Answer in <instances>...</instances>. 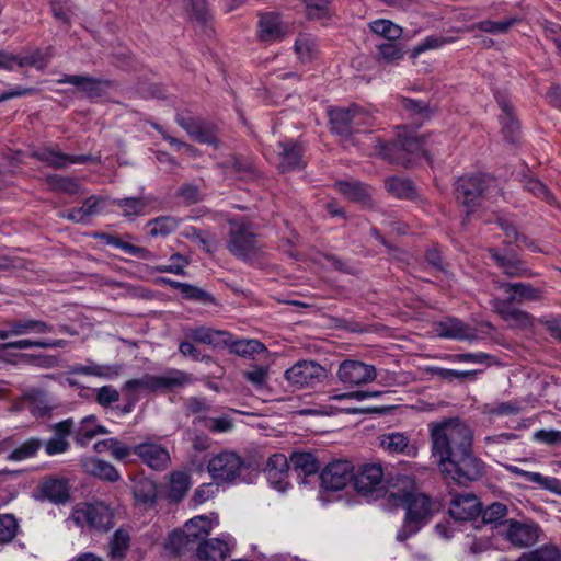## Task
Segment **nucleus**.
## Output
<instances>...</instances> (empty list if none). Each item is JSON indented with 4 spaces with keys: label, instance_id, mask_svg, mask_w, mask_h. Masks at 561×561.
<instances>
[{
    "label": "nucleus",
    "instance_id": "f257e3e1",
    "mask_svg": "<svg viewBox=\"0 0 561 561\" xmlns=\"http://www.w3.org/2000/svg\"><path fill=\"white\" fill-rule=\"evenodd\" d=\"M431 449L437 463L448 460L472 445V432L459 417H447L428 424Z\"/></svg>",
    "mask_w": 561,
    "mask_h": 561
},
{
    "label": "nucleus",
    "instance_id": "f03ea898",
    "mask_svg": "<svg viewBox=\"0 0 561 561\" xmlns=\"http://www.w3.org/2000/svg\"><path fill=\"white\" fill-rule=\"evenodd\" d=\"M400 484L402 488L391 492L390 497L407 510L404 526L397 534V539L404 541L419 531L420 523L428 519L432 504L425 494L417 492L415 483L410 477L401 478Z\"/></svg>",
    "mask_w": 561,
    "mask_h": 561
},
{
    "label": "nucleus",
    "instance_id": "7ed1b4c3",
    "mask_svg": "<svg viewBox=\"0 0 561 561\" xmlns=\"http://www.w3.org/2000/svg\"><path fill=\"white\" fill-rule=\"evenodd\" d=\"M438 467L446 478L458 484L477 481L484 474V465L472 455L471 448L460 450L448 460L442 461Z\"/></svg>",
    "mask_w": 561,
    "mask_h": 561
},
{
    "label": "nucleus",
    "instance_id": "20e7f679",
    "mask_svg": "<svg viewBox=\"0 0 561 561\" xmlns=\"http://www.w3.org/2000/svg\"><path fill=\"white\" fill-rule=\"evenodd\" d=\"M192 381V375L179 369H169L163 375L146 374L140 378L130 379L126 381L124 388L129 391L147 389L157 392L183 388Z\"/></svg>",
    "mask_w": 561,
    "mask_h": 561
},
{
    "label": "nucleus",
    "instance_id": "39448f33",
    "mask_svg": "<svg viewBox=\"0 0 561 561\" xmlns=\"http://www.w3.org/2000/svg\"><path fill=\"white\" fill-rule=\"evenodd\" d=\"M69 520L81 528L107 531L113 527V513L102 502L79 503L73 506Z\"/></svg>",
    "mask_w": 561,
    "mask_h": 561
},
{
    "label": "nucleus",
    "instance_id": "423d86ee",
    "mask_svg": "<svg viewBox=\"0 0 561 561\" xmlns=\"http://www.w3.org/2000/svg\"><path fill=\"white\" fill-rule=\"evenodd\" d=\"M244 468L243 459L230 450L214 455L207 463V471L217 484L236 481Z\"/></svg>",
    "mask_w": 561,
    "mask_h": 561
},
{
    "label": "nucleus",
    "instance_id": "0eeeda50",
    "mask_svg": "<svg viewBox=\"0 0 561 561\" xmlns=\"http://www.w3.org/2000/svg\"><path fill=\"white\" fill-rule=\"evenodd\" d=\"M494 183L493 178L484 174L461 176L455 184L456 198L467 208V214H470L482 194Z\"/></svg>",
    "mask_w": 561,
    "mask_h": 561
},
{
    "label": "nucleus",
    "instance_id": "6e6552de",
    "mask_svg": "<svg viewBox=\"0 0 561 561\" xmlns=\"http://www.w3.org/2000/svg\"><path fill=\"white\" fill-rule=\"evenodd\" d=\"M229 234L227 248L234 256L250 260L257 255L260 247L256 236L247 224L231 221Z\"/></svg>",
    "mask_w": 561,
    "mask_h": 561
},
{
    "label": "nucleus",
    "instance_id": "1a4fd4ad",
    "mask_svg": "<svg viewBox=\"0 0 561 561\" xmlns=\"http://www.w3.org/2000/svg\"><path fill=\"white\" fill-rule=\"evenodd\" d=\"M426 145L427 137L419 136L416 131L402 127L396 140V147L400 151L397 162L409 167L419 162L421 157H425L428 160L425 149Z\"/></svg>",
    "mask_w": 561,
    "mask_h": 561
},
{
    "label": "nucleus",
    "instance_id": "9d476101",
    "mask_svg": "<svg viewBox=\"0 0 561 561\" xmlns=\"http://www.w3.org/2000/svg\"><path fill=\"white\" fill-rule=\"evenodd\" d=\"M329 117L332 130L341 136L359 130L369 119L368 114L357 105L331 108Z\"/></svg>",
    "mask_w": 561,
    "mask_h": 561
},
{
    "label": "nucleus",
    "instance_id": "9b49d317",
    "mask_svg": "<svg viewBox=\"0 0 561 561\" xmlns=\"http://www.w3.org/2000/svg\"><path fill=\"white\" fill-rule=\"evenodd\" d=\"M325 369L313 360H300L285 373V378L297 388L313 387L323 381Z\"/></svg>",
    "mask_w": 561,
    "mask_h": 561
},
{
    "label": "nucleus",
    "instance_id": "f8f14e48",
    "mask_svg": "<svg viewBox=\"0 0 561 561\" xmlns=\"http://www.w3.org/2000/svg\"><path fill=\"white\" fill-rule=\"evenodd\" d=\"M337 379L345 386L357 387L377 378L376 367L359 360H343L336 371Z\"/></svg>",
    "mask_w": 561,
    "mask_h": 561
},
{
    "label": "nucleus",
    "instance_id": "ddd939ff",
    "mask_svg": "<svg viewBox=\"0 0 561 561\" xmlns=\"http://www.w3.org/2000/svg\"><path fill=\"white\" fill-rule=\"evenodd\" d=\"M321 484L327 490L339 491L354 481L353 466L347 460L329 463L320 474Z\"/></svg>",
    "mask_w": 561,
    "mask_h": 561
},
{
    "label": "nucleus",
    "instance_id": "4468645a",
    "mask_svg": "<svg viewBox=\"0 0 561 561\" xmlns=\"http://www.w3.org/2000/svg\"><path fill=\"white\" fill-rule=\"evenodd\" d=\"M380 448L389 455H402L409 458H415L419 454V447L410 435L404 432H386L378 436Z\"/></svg>",
    "mask_w": 561,
    "mask_h": 561
},
{
    "label": "nucleus",
    "instance_id": "2eb2a0df",
    "mask_svg": "<svg viewBox=\"0 0 561 561\" xmlns=\"http://www.w3.org/2000/svg\"><path fill=\"white\" fill-rule=\"evenodd\" d=\"M383 469L380 463H367L354 473V486L363 495L382 490Z\"/></svg>",
    "mask_w": 561,
    "mask_h": 561
},
{
    "label": "nucleus",
    "instance_id": "dca6fc26",
    "mask_svg": "<svg viewBox=\"0 0 561 561\" xmlns=\"http://www.w3.org/2000/svg\"><path fill=\"white\" fill-rule=\"evenodd\" d=\"M290 33L289 25L282 21L278 13H262L257 22V36L261 42H279Z\"/></svg>",
    "mask_w": 561,
    "mask_h": 561
},
{
    "label": "nucleus",
    "instance_id": "f3484780",
    "mask_svg": "<svg viewBox=\"0 0 561 561\" xmlns=\"http://www.w3.org/2000/svg\"><path fill=\"white\" fill-rule=\"evenodd\" d=\"M134 454L153 470H164L170 463V454L168 449L164 446L152 442H145L136 445L134 447Z\"/></svg>",
    "mask_w": 561,
    "mask_h": 561
},
{
    "label": "nucleus",
    "instance_id": "a211bd4d",
    "mask_svg": "<svg viewBox=\"0 0 561 561\" xmlns=\"http://www.w3.org/2000/svg\"><path fill=\"white\" fill-rule=\"evenodd\" d=\"M506 540L517 548H525L538 540V527L535 524L511 519L503 531Z\"/></svg>",
    "mask_w": 561,
    "mask_h": 561
},
{
    "label": "nucleus",
    "instance_id": "6ab92c4d",
    "mask_svg": "<svg viewBox=\"0 0 561 561\" xmlns=\"http://www.w3.org/2000/svg\"><path fill=\"white\" fill-rule=\"evenodd\" d=\"M33 156L55 169H62L69 164H81L98 161V158L91 154L70 156L65 154L53 147L39 148L34 151Z\"/></svg>",
    "mask_w": 561,
    "mask_h": 561
},
{
    "label": "nucleus",
    "instance_id": "aec40b11",
    "mask_svg": "<svg viewBox=\"0 0 561 561\" xmlns=\"http://www.w3.org/2000/svg\"><path fill=\"white\" fill-rule=\"evenodd\" d=\"M289 463L285 455L273 454L268 457L264 473L270 484L278 490L285 491L288 485Z\"/></svg>",
    "mask_w": 561,
    "mask_h": 561
},
{
    "label": "nucleus",
    "instance_id": "412c9836",
    "mask_svg": "<svg viewBox=\"0 0 561 561\" xmlns=\"http://www.w3.org/2000/svg\"><path fill=\"white\" fill-rule=\"evenodd\" d=\"M233 545L230 536L202 542L197 546V561H222L230 554Z\"/></svg>",
    "mask_w": 561,
    "mask_h": 561
},
{
    "label": "nucleus",
    "instance_id": "4be33fe9",
    "mask_svg": "<svg viewBox=\"0 0 561 561\" xmlns=\"http://www.w3.org/2000/svg\"><path fill=\"white\" fill-rule=\"evenodd\" d=\"M176 123L196 141L208 145L217 144L215 126L190 116L178 115Z\"/></svg>",
    "mask_w": 561,
    "mask_h": 561
},
{
    "label": "nucleus",
    "instance_id": "5701e85b",
    "mask_svg": "<svg viewBox=\"0 0 561 561\" xmlns=\"http://www.w3.org/2000/svg\"><path fill=\"white\" fill-rule=\"evenodd\" d=\"M481 513V503L473 494L455 496L449 505V514L456 520H470Z\"/></svg>",
    "mask_w": 561,
    "mask_h": 561
},
{
    "label": "nucleus",
    "instance_id": "b1692460",
    "mask_svg": "<svg viewBox=\"0 0 561 561\" xmlns=\"http://www.w3.org/2000/svg\"><path fill=\"white\" fill-rule=\"evenodd\" d=\"M41 495L55 504H64L70 497L68 480L62 477L50 476L39 484Z\"/></svg>",
    "mask_w": 561,
    "mask_h": 561
},
{
    "label": "nucleus",
    "instance_id": "393cba45",
    "mask_svg": "<svg viewBox=\"0 0 561 561\" xmlns=\"http://www.w3.org/2000/svg\"><path fill=\"white\" fill-rule=\"evenodd\" d=\"M434 331L439 337L453 340H471L476 334L473 329L456 318H446L435 324Z\"/></svg>",
    "mask_w": 561,
    "mask_h": 561
},
{
    "label": "nucleus",
    "instance_id": "a878e982",
    "mask_svg": "<svg viewBox=\"0 0 561 561\" xmlns=\"http://www.w3.org/2000/svg\"><path fill=\"white\" fill-rule=\"evenodd\" d=\"M188 339L213 347H226L229 345L230 333L224 330H215L207 327L188 328L185 331Z\"/></svg>",
    "mask_w": 561,
    "mask_h": 561
},
{
    "label": "nucleus",
    "instance_id": "bb28decb",
    "mask_svg": "<svg viewBox=\"0 0 561 561\" xmlns=\"http://www.w3.org/2000/svg\"><path fill=\"white\" fill-rule=\"evenodd\" d=\"M47 60L44 58L41 50L36 49L32 53L11 55L0 50V68L12 70L14 66L24 67L33 66L37 69H44Z\"/></svg>",
    "mask_w": 561,
    "mask_h": 561
},
{
    "label": "nucleus",
    "instance_id": "cd10ccee",
    "mask_svg": "<svg viewBox=\"0 0 561 561\" xmlns=\"http://www.w3.org/2000/svg\"><path fill=\"white\" fill-rule=\"evenodd\" d=\"M8 329L4 332L8 339L11 336H22L31 333L46 334L53 332V325L36 319H18L7 323Z\"/></svg>",
    "mask_w": 561,
    "mask_h": 561
},
{
    "label": "nucleus",
    "instance_id": "c85d7f7f",
    "mask_svg": "<svg viewBox=\"0 0 561 561\" xmlns=\"http://www.w3.org/2000/svg\"><path fill=\"white\" fill-rule=\"evenodd\" d=\"M278 146L280 149L278 152V168L282 172H289L304 167L301 149L295 141H280Z\"/></svg>",
    "mask_w": 561,
    "mask_h": 561
},
{
    "label": "nucleus",
    "instance_id": "c756f323",
    "mask_svg": "<svg viewBox=\"0 0 561 561\" xmlns=\"http://www.w3.org/2000/svg\"><path fill=\"white\" fill-rule=\"evenodd\" d=\"M82 468L85 473L104 481L116 482L121 479L118 470L112 463L96 457L82 460Z\"/></svg>",
    "mask_w": 561,
    "mask_h": 561
},
{
    "label": "nucleus",
    "instance_id": "7c9ffc66",
    "mask_svg": "<svg viewBox=\"0 0 561 561\" xmlns=\"http://www.w3.org/2000/svg\"><path fill=\"white\" fill-rule=\"evenodd\" d=\"M335 187L348 201L368 206L371 203V188L357 181L336 182Z\"/></svg>",
    "mask_w": 561,
    "mask_h": 561
},
{
    "label": "nucleus",
    "instance_id": "2f4dec72",
    "mask_svg": "<svg viewBox=\"0 0 561 561\" xmlns=\"http://www.w3.org/2000/svg\"><path fill=\"white\" fill-rule=\"evenodd\" d=\"M505 293L508 294V304H523L526 301H537L541 299L542 291L525 283H507L503 285Z\"/></svg>",
    "mask_w": 561,
    "mask_h": 561
},
{
    "label": "nucleus",
    "instance_id": "473e14b6",
    "mask_svg": "<svg viewBox=\"0 0 561 561\" xmlns=\"http://www.w3.org/2000/svg\"><path fill=\"white\" fill-rule=\"evenodd\" d=\"M77 87L79 90L88 93L90 96L100 95L108 87L107 81L99 80L89 76L66 75L58 81Z\"/></svg>",
    "mask_w": 561,
    "mask_h": 561
},
{
    "label": "nucleus",
    "instance_id": "72a5a7b5",
    "mask_svg": "<svg viewBox=\"0 0 561 561\" xmlns=\"http://www.w3.org/2000/svg\"><path fill=\"white\" fill-rule=\"evenodd\" d=\"M492 304L495 311L511 325L520 328L531 325V317L527 312L511 308L510 304L504 300L494 299Z\"/></svg>",
    "mask_w": 561,
    "mask_h": 561
},
{
    "label": "nucleus",
    "instance_id": "f704fd0d",
    "mask_svg": "<svg viewBox=\"0 0 561 561\" xmlns=\"http://www.w3.org/2000/svg\"><path fill=\"white\" fill-rule=\"evenodd\" d=\"M211 527V520L207 516L198 515L187 520L181 530L193 541L195 546H198L209 534Z\"/></svg>",
    "mask_w": 561,
    "mask_h": 561
},
{
    "label": "nucleus",
    "instance_id": "c9c22d12",
    "mask_svg": "<svg viewBox=\"0 0 561 561\" xmlns=\"http://www.w3.org/2000/svg\"><path fill=\"white\" fill-rule=\"evenodd\" d=\"M121 366L118 365H99L95 363L78 364L71 367L72 374L95 376L105 379H113L119 375Z\"/></svg>",
    "mask_w": 561,
    "mask_h": 561
},
{
    "label": "nucleus",
    "instance_id": "e433bc0d",
    "mask_svg": "<svg viewBox=\"0 0 561 561\" xmlns=\"http://www.w3.org/2000/svg\"><path fill=\"white\" fill-rule=\"evenodd\" d=\"M182 224V219L174 216H160L149 220L146 227L149 228L151 237H167L173 233Z\"/></svg>",
    "mask_w": 561,
    "mask_h": 561
},
{
    "label": "nucleus",
    "instance_id": "4c0bfd02",
    "mask_svg": "<svg viewBox=\"0 0 561 561\" xmlns=\"http://www.w3.org/2000/svg\"><path fill=\"white\" fill-rule=\"evenodd\" d=\"M190 486V474L186 471H174L170 476L168 496L175 502L181 501Z\"/></svg>",
    "mask_w": 561,
    "mask_h": 561
},
{
    "label": "nucleus",
    "instance_id": "58836bf2",
    "mask_svg": "<svg viewBox=\"0 0 561 561\" xmlns=\"http://www.w3.org/2000/svg\"><path fill=\"white\" fill-rule=\"evenodd\" d=\"M295 53L302 62H309L318 55V44L310 34H299L295 42Z\"/></svg>",
    "mask_w": 561,
    "mask_h": 561
},
{
    "label": "nucleus",
    "instance_id": "ea45409f",
    "mask_svg": "<svg viewBox=\"0 0 561 561\" xmlns=\"http://www.w3.org/2000/svg\"><path fill=\"white\" fill-rule=\"evenodd\" d=\"M43 446L41 439L30 438L15 448H13L8 455L7 459L14 462L24 461L26 459L36 456L41 447Z\"/></svg>",
    "mask_w": 561,
    "mask_h": 561
},
{
    "label": "nucleus",
    "instance_id": "a19ab883",
    "mask_svg": "<svg viewBox=\"0 0 561 561\" xmlns=\"http://www.w3.org/2000/svg\"><path fill=\"white\" fill-rule=\"evenodd\" d=\"M290 461L295 470H299L306 476L317 473L320 468L318 459L311 453H294Z\"/></svg>",
    "mask_w": 561,
    "mask_h": 561
},
{
    "label": "nucleus",
    "instance_id": "79ce46f5",
    "mask_svg": "<svg viewBox=\"0 0 561 561\" xmlns=\"http://www.w3.org/2000/svg\"><path fill=\"white\" fill-rule=\"evenodd\" d=\"M101 446H104L116 460H125L134 454V447H129L116 438L100 440L94 445V449L101 453Z\"/></svg>",
    "mask_w": 561,
    "mask_h": 561
},
{
    "label": "nucleus",
    "instance_id": "37998d69",
    "mask_svg": "<svg viewBox=\"0 0 561 561\" xmlns=\"http://www.w3.org/2000/svg\"><path fill=\"white\" fill-rule=\"evenodd\" d=\"M115 203L127 218L145 215L146 208L149 205V201L138 197L122 198L115 201Z\"/></svg>",
    "mask_w": 561,
    "mask_h": 561
},
{
    "label": "nucleus",
    "instance_id": "c03bdc74",
    "mask_svg": "<svg viewBox=\"0 0 561 561\" xmlns=\"http://www.w3.org/2000/svg\"><path fill=\"white\" fill-rule=\"evenodd\" d=\"M66 345L65 340H54V341H35L30 339H22L16 341H10L2 345L3 350L15 348V350H26L33 347L39 348H53V347H64Z\"/></svg>",
    "mask_w": 561,
    "mask_h": 561
},
{
    "label": "nucleus",
    "instance_id": "a18cd8bd",
    "mask_svg": "<svg viewBox=\"0 0 561 561\" xmlns=\"http://www.w3.org/2000/svg\"><path fill=\"white\" fill-rule=\"evenodd\" d=\"M386 190L396 197L409 198L414 195V187L410 180L392 176L385 182Z\"/></svg>",
    "mask_w": 561,
    "mask_h": 561
},
{
    "label": "nucleus",
    "instance_id": "49530a36",
    "mask_svg": "<svg viewBox=\"0 0 561 561\" xmlns=\"http://www.w3.org/2000/svg\"><path fill=\"white\" fill-rule=\"evenodd\" d=\"M226 347H229L230 352L243 357L265 351V346L257 340H239L232 342L231 336L229 337V345H226Z\"/></svg>",
    "mask_w": 561,
    "mask_h": 561
},
{
    "label": "nucleus",
    "instance_id": "de8ad7c7",
    "mask_svg": "<svg viewBox=\"0 0 561 561\" xmlns=\"http://www.w3.org/2000/svg\"><path fill=\"white\" fill-rule=\"evenodd\" d=\"M196 546L181 529L172 531L167 540L165 548L174 554H183Z\"/></svg>",
    "mask_w": 561,
    "mask_h": 561
},
{
    "label": "nucleus",
    "instance_id": "09e8293b",
    "mask_svg": "<svg viewBox=\"0 0 561 561\" xmlns=\"http://www.w3.org/2000/svg\"><path fill=\"white\" fill-rule=\"evenodd\" d=\"M482 520L484 524L493 525L494 527L507 524L504 518L507 515V507L503 503L494 502L485 510L481 511Z\"/></svg>",
    "mask_w": 561,
    "mask_h": 561
},
{
    "label": "nucleus",
    "instance_id": "8fccbe9b",
    "mask_svg": "<svg viewBox=\"0 0 561 561\" xmlns=\"http://www.w3.org/2000/svg\"><path fill=\"white\" fill-rule=\"evenodd\" d=\"M496 99H497V102H499L503 113H504V115L501 116V123L503 125V130L505 134L510 135V140L514 141L515 133L518 129V123L512 114V106L506 99H504L500 95H496Z\"/></svg>",
    "mask_w": 561,
    "mask_h": 561
},
{
    "label": "nucleus",
    "instance_id": "3c124183",
    "mask_svg": "<svg viewBox=\"0 0 561 561\" xmlns=\"http://www.w3.org/2000/svg\"><path fill=\"white\" fill-rule=\"evenodd\" d=\"M561 552L553 546H542L531 552L524 553L516 561H560Z\"/></svg>",
    "mask_w": 561,
    "mask_h": 561
},
{
    "label": "nucleus",
    "instance_id": "603ef678",
    "mask_svg": "<svg viewBox=\"0 0 561 561\" xmlns=\"http://www.w3.org/2000/svg\"><path fill=\"white\" fill-rule=\"evenodd\" d=\"M370 30L386 41L397 39L401 36L402 30L389 20H376L370 23Z\"/></svg>",
    "mask_w": 561,
    "mask_h": 561
},
{
    "label": "nucleus",
    "instance_id": "864d4df0",
    "mask_svg": "<svg viewBox=\"0 0 561 561\" xmlns=\"http://www.w3.org/2000/svg\"><path fill=\"white\" fill-rule=\"evenodd\" d=\"M492 259L497 263L500 267L504 270V273L508 276H519L523 274V267L520 266L519 261L501 255L497 250L490 249L489 250Z\"/></svg>",
    "mask_w": 561,
    "mask_h": 561
},
{
    "label": "nucleus",
    "instance_id": "5fc2aeb1",
    "mask_svg": "<svg viewBox=\"0 0 561 561\" xmlns=\"http://www.w3.org/2000/svg\"><path fill=\"white\" fill-rule=\"evenodd\" d=\"M48 184L55 191L67 193L70 195L78 194L80 192L79 183L68 176L51 175L47 179Z\"/></svg>",
    "mask_w": 561,
    "mask_h": 561
},
{
    "label": "nucleus",
    "instance_id": "6e6d98bb",
    "mask_svg": "<svg viewBox=\"0 0 561 561\" xmlns=\"http://www.w3.org/2000/svg\"><path fill=\"white\" fill-rule=\"evenodd\" d=\"M105 206V199L95 195L88 197L82 206L78 207L84 222L89 221L91 217L98 216L102 213Z\"/></svg>",
    "mask_w": 561,
    "mask_h": 561
},
{
    "label": "nucleus",
    "instance_id": "4d7b16f0",
    "mask_svg": "<svg viewBox=\"0 0 561 561\" xmlns=\"http://www.w3.org/2000/svg\"><path fill=\"white\" fill-rule=\"evenodd\" d=\"M95 421L96 419L94 415H88L81 420L75 437L78 444L87 445L92 438L95 437Z\"/></svg>",
    "mask_w": 561,
    "mask_h": 561
},
{
    "label": "nucleus",
    "instance_id": "13d9d810",
    "mask_svg": "<svg viewBox=\"0 0 561 561\" xmlns=\"http://www.w3.org/2000/svg\"><path fill=\"white\" fill-rule=\"evenodd\" d=\"M522 478H524L528 482L539 484L546 490H550V491L560 493L558 486H560L561 483L556 478L545 477L539 472H530V471H526V470L523 471Z\"/></svg>",
    "mask_w": 561,
    "mask_h": 561
},
{
    "label": "nucleus",
    "instance_id": "bf43d9fd",
    "mask_svg": "<svg viewBox=\"0 0 561 561\" xmlns=\"http://www.w3.org/2000/svg\"><path fill=\"white\" fill-rule=\"evenodd\" d=\"M517 20L515 18H508L503 21H491L485 20L482 22H479L477 24V27L480 31L492 33V34H504L506 33L515 23Z\"/></svg>",
    "mask_w": 561,
    "mask_h": 561
},
{
    "label": "nucleus",
    "instance_id": "052dcab7",
    "mask_svg": "<svg viewBox=\"0 0 561 561\" xmlns=\"http://www.w3.org/2000/svg\"><path fill=\"white\" fill-rule=\"evenodd\" d=\"M18 522L13 515H0V543L11 541L18 531Z\"/></svg>",
    "mask_w": 561,
    "mask_h": 561
},
{
    "label": "nucleus",
    "instance_id": "680f3d73",
    "mask_svg": "<svg viewBox=\"0 0 561 561\" xmlns=\"http://www.w3.org/2000/svg\"><path fill=\"white\" fill-rule=\"evenodd\" d=\"M306 5L309 19L321 20L329 15L328 0H300Z\"/></svg>",
    "mask_w": 561,
    "mask_h": 561
},
{
    "label": "nucleus",
    "instance_id": "e2e57ef3",
    "mask_svg": "<svg viewBox=\"0 0 561 561\" xmlns=\"http://www.w3.org/2000/svg\"><path fill=\"white\" fill-rule=\"evenodd\" d=\"M190 261L180 253H174L170 257V263L167 265H160L157 271L161 273H172L175 275H184L185 267L188 266Z\"/></svg>",
    "mask_w": 561,
    "mask_h": 561
},
{
    "label": "nucleus",
    "instance_id": "0e129e2a",
    "mask_svg": "<svg viewBox=\"0 0 561 561\" xmlns=\"http://www.w3.org/2000/svg\"><path fill=\"white\" fill-rule=\"evenodd\" d=\"M436 376L447 382H454L455 380L463 381L466 379H474L478 370H455L447 368H436Z\"/></svg>",
    "mask_w": 561,
    "mask_h": 561
},
{
    "label": "nucleus",
    "instance_id": "69168bd1",
    "mask_svg": "<svg viewBox=\"0 0 561 561\" xmlns=\"http://www.w3.org/2000/svg\"><path fill=\"white\" fill-rule=\"evenodd\" d=\"M449 42H450L449 39L442 37V36H437V35L427 36L426 38H424L421 43H419L413 48L412 57H417L419 55H421L427 50L438 49V48L443 47L446 43H449Z\"/></svg>",
    "mask_w": 561,
    "mask_h": 561
},
{
    "label": "nucleus",
    "instance_id": "338daca9",
    "mask_svg": "<svg viewBox=\"0 0 561 561\" xmlns=\"http://www.w3.org/2000/svg\"><path fill=\"white\" fill-rule=\"evenodd\" d=\"M393 41H386L378 46L380 56L388 62L397 61L403 57L402 48Z\"/></svg>",
    "mask_w": 561,
    "mask_h": 561
},
{
    "label": "nucleus",
    "instance_id": "774afa93",
    "mask_svg": "<svg viewBox=\"0 0 561 561\" xmlns=\"http://www.w3.org/2000/svg\"><path fill=\"white\" fill-rule=\"evenodd\" d=\"M525 188L535 196L547 201L552 204L554 198L549 188L537 179H528L525 183Z\"/></svg>",
    "mask_w": 561,
    "mask_h": 561
}]
</instances>
